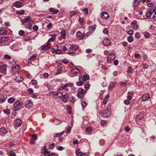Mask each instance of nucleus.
I'll return each instance as SVG.
<instances>
[{"mask_svg": "<svg viewBox=\"0 0 156 156\" xmlns=\"http://www.w3.org/2000/svg\"><path fill=\"white\" fill-rule=\"evenodd\" d=\"M86 93V90L83 88H79V98H81L83 97V94Z\"/></svg>", "mask_w": 156, "mask_h": 156, "instance_id": "5", "label": "nucleus"}, {"mask_svg": "<svg viewBox=\"0 0 156 156\" xmlns=\"http://www.w3.org/2000/svg\"><path fill=\"white\" fill-rule=\"evenodd\" d=\"M81 100L82 102L81 105L82 107L83 108L86 107L87 105V103L85 102L84 99L83 98H81Z\"/></svg>", "mask_w": 156, "mask_h": 156, "instance_id": "25", "label": "nucleus"}, {"mask_svg": "<svg viewBox=\"0 0 156 156\" xmlns=\"http://www.w3.org/2000/svg\"><path fill=\"white\" fill-rule=\"evenodd\" d=\"M79 156H88V154L85 153H82L80 151V149H79Z\"/></svg>", "mask_w": 156, "mask_h": 156, "instance_id": "32", "label": "nucleus"}, {"mask_svg": "<svg viewBox=\"0 0 156 156\" xmlns=\"http://www.w3.org/2000/svg\"><path fill=\"white\" fill-rule=\"evenodd\" d=\"M6 66L3 65L0 66V71L2 73L5 74L6 72Z\"/></svg>", "mask_w": 156, "mask_h": 156, "instance_id": "8", "label": "nucleus"}, {"mask_svg": "<svg viewBox=\"0 0 156 156\" xmlns=\"http://www.w3.org/2000/svg\"><path fill=\"white\" fill-rule=\"evenodd\" d=\"M37 56V55L36 54L32 55L30 57V58L28 60V61L30 62L34 60L36 57Z\"/></svg>", "mask_w": 156, "mask_h": 156, "instance_id": "33", "label": "nucleus"}, {"mask_svg": "<svg viewBox=\"0 0 156 156\" xmlns=\"http://www.w3.org/2000/svg\"><path fill=\"white\" fill-rule=\"evenodd\" d=\"M15 98L14 97H12L9 98L8 100V101L9 103H13L15 101Z\"/></svg>", "mask_w": 156, "mask_h": 156, "instance_id": "28", "label": "nucleus"}, {"mask_svg": "<svg viewBox=\"0 0 156 156\" xmlns=\"http://www.w3.org/2000/svg\"><path fill=\"white\" fill-rule=\"evenodd\" d=\"M23 105V103L20 102L19 101H16L14 104V108L15 110H18L20 109V108Z\"/></svg>", "mask_w": 156, "mask_h": 156, "instance_id": "3", "label": "nucleus"}, {"mask_svg": "<svg viewBox=\"0 0 156 156\" xmlns=\"http://www.w3.org/2000/svg\"><path fill=\"white\" fill-rule=\"evenodd\" d=\"M73 86V83H68L65 84H62L60 86V88L62 90H64L66 91H67L69 90V88L72 87Z\"/></svg>", "mask_w": 156, "mask_h": 156, "instance_id": "2", "label": "nucleus"}, {"mask_svg": "<svg viewBox=\"0 0 156 156\" xmlns=\"http://www.w3.org/2000/svg\"><path fill=\"white\" fill-rule=\"evenodd\" d=\"M62 53V51L61 49H58L56 50V54H61Z\"/></svg>", "mask_w": 156, "mask_h": 156, "instance_id": "61", "label": "nucleus"}, {"mask_svg": "<svg viewBox=\"0 0 156 156\" xmlns=\"http://www.w3.org/2000/svg\"><path fill=\"white\" fill-rule=\"evenodd\" d=\"M64 132L62 131V132L58 133H56L55 135H54V136L55 137H58L62 135L63 133H64Z\"/></svg>", "mask_w": 156, "mask_h": 156, "instance_id": "49", "label": "nucleus"}, {"mask_svg": "<svg viewBox=\"0 0 156 156\" xmlns=\"http://www.w3.org/2000/svg\"><path fill=\"white\" fill-rule=\"evenodd\" d=\"M7 133V131L5 130V128L2 127L0 129V133Z\"/></svg>", "mask_w": 156, "mask_h": 156, "instance_id": "37", "label": "nucleus"}, {"mask_svg": "<svg viewBox=\"0 0 156 156\" xmlns=\"http://www.w3.org/2000/svg\"><path fill=\"white\" fill-rule=\"evenodd\" d=\"M105 140L103 139H101L99 140V143L100 145L103 146L105 144Z\"/></svg>", "mask_w": 156, "mask_h": 156, "instance_id": "47", "label": "nucleus"}, {"mask_svg": "<svg viewBox=\"0 0 156 156\" xmlns=\"http://www.w3.org/2000/svg\"><path fill=\"white\" fill-rule=\"evenodd\" d=\"M131 24L133 27V28L135 30H137V25L136 20H133L131 23Z\"/></svg>", "mask_w": 156, "mask_h": 156, "instance_id": "9", "label": "nucleus"}, {"mask_svg": "<svg viewBox=\"0 0 156 156\" xmlns=\"http://www.w3.org/2000/svg\"><path fill=\"white\" fill-rule=\"evenodd\" d=\"M142 66L143 68L147 69L148 67V65L146 63H144L143 64Z\"/></svg>", "mask_w": 156, "mask_h": 156, "instance_id": "54", "label": "nucleus"}, {"mask_svg": "<svg viewBox=\"0 0 156 156\" xmlns=\"http://www.w3.org/2000/svg\"><path fill=\"white\" fill-rule=\"evenodd\" d=\"M135 37L137 39H139L140 38V36L139 32H136L135 34Z\"/></svg>", "mask_w": 156, "mask_h": 156, "instance_id": "55", "label": "nucleus"}, {"mask_svg": "<svg viewBox=\"0 0 156 156\" xmlns=\"http://www.w3.org/2000/svg\"><path fill=\"white\" fill-rule=\"evenodd\" d=\"M54 124L56 125L60 124L61 123V121L58 119H56L54 120Z\"/></svg>", "mask_w": 156, "mask_h": 156, "instance_id": "41", "label": "nucleus"}, {"mask_svg": "<svg viewBox=\"0 0 156 156\" xmlns=\"http://www.w3.org/2000/svg\"><path fill=\"white\" fill-rule=\"evenodd\" d=\"M156 139V136H152L149 139H146L147 141L150 143H155V140Z\"/></svg>", "mask_w": 156, "mask_h": 156, "instance_id": "10", "label": "nucleus"}, {"mask_svg": "<svg viewBox=\"0 0 156 156\" xmlns=\"http://www.w3.org/2000/svg\"><path fill=\"white\" fill-rule=\"evenodd\" d=\"M79 41H80L82 40H83L84 39H85L86 37H85V35H82L81 36H80L79 35Z\"/></svg>", "mask_w": 156, "mask_h": 156, "instance_id": "52", "label": "nucleus"}, {"mask_svg": "<svg viewBox=\"0 0 156 156\" xmlns=\"http://www.w3.org/2000/svg\"><path fill=\"white\" fill-rule=\"evenodd\" d=\"M127 40L128 41L129 43L132 42L133 40V37L130 36L127 38Z\"/></svg>", "mask_w": 156, "mask_h": 156, "instance_id": "39", "label": "nucleus"}, {"mask_svg": "<svg viewBox=\"0 0 156 156\" xmlns=\"http://www.w3.org/2000/svg\"><path fill=\"white\" fill-rule=\"evenodd\" d=\"M78 72V69L77 68L72 69L71 70V76L74 77L77 75Z\"/></svg>", "mask_w": 156, "mask_h": 156, "instance_id": "7", "label": "nucleus"}, {"mask_svg": "<svg viewBox=\"0 0 156 156\" xmlns=\"http://www.w3.org/2000/svg\"><path fill=\"white\" fill-rule=\"evenodd\" d=\"M133 70L132 67L129 66L128 67V69L127 70V72L128 73H132Z\"/></svg>", "mask_w": 156, "mask_h": 156, "instance_id": "40", "label": "nucleus"}, {"mask_svg": "<svg viewBox=\"0 0 156 156\" xmlns=\"http://www.w3.org/2000/svg\"><path fill=\"white\" fill-rule=\"evenodd\" d=\"M82 11L86 15H87L88 14V9L87 8H84L82 10Z\"/></svg>", "mask_w": 156, "mask_h": 156, "instance_id": "42", "label": "nucleus"}, {"mask_svg": "<svg viewBox=\"0 0 156 156\" xmlns=\"http://www.w3.org/2000/svg\"><path fill=\"white\" fill-rule=\"evenodd\" d=\"M49 48V47L48 45L42 46V49L44 50H47Z\"/></svg>", "mask_w": 156, "mask_h": 156, "instance_id": "60", "label": "nucleus"}, {"mask_svg": "<svg viewBox=\"0 0 156 156\" xmlns=\"http://www.w3.org/2000/svg\"><path fill=\"white\" fill-rule=\"evenodd\" d=\"M135 58L137 59H140L141 58V56L139 53H136L134 55Z\"/></svg>", "mask_w": 156, "mask_h": 156, "instance_id": "43", "label": "nucleus"}, {"mask_svg": "<svg viewBox=\"0 0 156 156\" xmlns=\"http://www.w3.org/2000/svg\"><path fill=\"white\" fill-rule=\"evenodd\" d=\"M150 97L149 93H147L144 95L141 98L142 101H145L148 99Z\"/></svg>", "mask_w": 156, "mask_h": 156, "instance_id": "14", "label": "nucleus"}, {"mask_svg": "<svg viewBox=\"0 0 156 156\" xmlns=\"http://www.w3.org/2000/svg\"><path fill=\"white\" fill-rule=\"evenodd\" d=\"M66 108L68 113L69 114H71V106L70 105H67Z\"/></svg>", "mask_w": 156, "mask_h": 156, "instance_id": "38", "label": "nucleus"}, {"mask_svg": "<svg viewBox=\"0 0 156 156\" xmlns=\"http://www.w3.org/2000/svg\"><path fill=\"white\" fill-rule=\"evenodd\" d=\"M116 84V82L115 81L112 82L110 83L109 85V87L108 88L109 90H111L112 89L115 87Z\"/></svg>", "mask_w": 156, "mask_h": 156, "instance_id": "18", "label": "nucleus"}, {"mask_svg": "<svg viewBox=\"0 0 156 156\" xmlns=\"http://www.w3.org/2000/svg\"><path fill=\"white\" fill-rule=\"evenodd\" d=\"M153 11V12H154V14H155L152 16V18L154 19L156 18V7H155L153 9H152Z\"/></svg>", "mask_w": 156, "mask_h": 156, "instance_id": "51", "label": "nucleus"}, {"mask_svg": "<svg viewBox=\"0 0 156 156\" xmlns=\"http://www.w3.org/2000/svg\"><path fill=\"white\" fill-rule=\"evenodd\" d=\"M115 58V55L114 53L110 54L107 57V61L110 63Z\"/></svg>", "mask_w": 156, "mask_h": 156, "instance_id": "4", "label": "nucleus"}, {"mask_svg": "<svg viewBox=\"0 0 156 156\" xmlns=\"http://www.w3.org/2000/svg\"><path fill=\"white\" fill-rule=\"evenodd\" d=\"M79 21L80 24L81 25L83 24L85 22L84 19L81 18H79Z\"/></svg>", "mask_w": 156, "mask_h": 156, "instance_id": "45", "label": "nucleus"}, {"mask_svg": "<svg viewBox=\"0 0 156 156\" xmlns=\"http://www.w3.org/2000/svg\"><path fill=\"white\" fill-rule=\"evenodd\" d=\"M66 31L64 30H62L60 32L61 34L63 36V38H65L66 36Z\"/></svg>", "mask_w": 156, "mask_h": 156, "instance_id": "36", "label": "nucleus"}, {"mask_svg": "<svg viewBox=\"0 0 156 156\" xmlns=\"http://www.w3.org/2000/svg\"><path fill=\"white\" fill-rule=\"evenodd\" d=\"M85 131L87 133H90L92 132V127L90 126L86 129Z\"/></svg>", "mask_w": 156, "mask_h": 156, "instance_id": "35", "label": "nucleus"}, {"mask_svg": "<svg viewBox=\"0 0 156 156\" xmlns=\"http://www.w3.org/2000/svg\"><path fill=\"white\" fill-rule=\"evenodd\" d=\"M49 10L50 12H53L54 14H57L59 11L58 10L51 8H50L49 9Z\"/></svg>", "mask_w": 156, "mask_h": 156, "instance_id": "26", "label": "nucleus"}, {"mask_svg": "<svg viewBox=\"0 0 156 156\" xmlns=\"http://www.w3.org/2000/svg\"><path fill=\"white\" fill-rule=\"evenodd\" d=\"M79 80L80 81V82H79V86L82 85L84 81H81V80H82V79L81 78V77H79Z\"/></svg>", "mask_w": 156, "mask_h": 156, "instance_id": "58", "label": "nucleus"}, {"mask_svg": "<svg viewBox=\"0 0 156 156\" xmlns=\"http://www.w3.org/2000/svg\"><path fill=\"white\" fill-rule=\"evenodd\" d=\"M150 35V33L148 32L145 33L144 35V37L146 39H148V38H149Z\"/></svg>", "mask_w": 156, "mask_h": 156, "instance_id": "48", "label": "nucleus"}, {"mask_svg": "<svg viewBox=\"0 0 156 156\" xmlns=\"http://www.w3.org/2000/svg\"><path fill=\"white\" fill-rule=\"evenodd\" d=\"M6 98V96L5 95L0 94V103L3 102Z\"/></svg>", "mask_w": 156, "mask_h": 156, "instance_id": "16", "label": "nucleus"}, {"mask_svg": "<svg viewBox=\"0 0 156 156\" xmlns=\"http://www.w3.org/2000/svg\"><path fill=\"white\" fill-rule=\"evenodd\" d=\"M107 121L106 120H101V123L102 126H104L106 124Z\"/></svg>", "mask_w": 156, "mask_h": 156, "instance_id": "53", "label": "nucleus"}, {"mask_svg": "<svg viewBox=\"0 0 156 156\" xmlns=\"http://www.w3.org/2000/svg\"><path fill=\"white\" fill-rule=\"evenodd\" d=\"M25 106L27 107H30L33 105V103L30 100L26 101L25 103Z\"/></svg>", "mask_w": 156, "mask_h": 156, "instance_id": "12", "label": "nucleus"}, {"mask_svg": "<svg viewBox=\"0 0 156 156\" xmlns=\"http://www.w3.org/2000/svg\"><path fill=\"white\" fill-rule=\"evenodd\" d=\"M9 40V38L7 37H2L0 38V43H3Z\"/></svg>", "mask_w": 156, "mask_h": 156, "instance_id": "15", "label": "nucleus"}, {"mask_svg": "<svg viewBox=\"0 0 156 156\" xmlns=\"http://www.w3.org/2000/svg\"><path fill=\"white\" fill-rule=\"evenodd\" d=\"M97 25L94 24L92 26H89L88 27V30L90 32H94L96 29Z\"/></svg>", "mask_w": 156, "mask_h": 156, "instance_id": "13", "label": "nucleus"}, {"mask_svg": "<svg viewBox=\"0 0 156 156\" xmlns=\"http://www.w3.org/2000/svg\"><path fill=\"white\" fill-rule=\"evenodd\" d=\"M103 44L106 46H108L111 45L110 41L108 38L104 39L103 41Z\"/></svg>", "mask_w": 156, "mask_h": 156, "instance_id": "11", "label": "nucleus"}, {"mask_svg": "<svg viewBox=\"0 0 156 156\" xmlns=\"http://www.w3.org/2000/svg\"><path fill=\"white\" fill-rule=\"evenodd\" d=\"M130 129H131L129 128V127L128 126H126L125 128V131L127 132H129Z\"/></svg>", "mask_w": 156, "mask_h": 156, "instance_id": "64", "label": "nucleus"}, {"mask_svg": "<svg viewBox=\"0 0 156 156\" xmlns=\"http://www.w3.org/2000/svg\"><path fill=\"white\" fill-rule=\"evenodd\" d=\"M9 156H16V153L13 152L12 151H10L9 154Z\"/></svg>", "mask_w": 156, "mask_h": 156, "instance_id": "57", "label": "nucleus"}, {"mask_svg": "<svg viewBox=\"0 0 156 156\" xmlns=\"http://www.w3.org/2000/svg\"><path fill=\"white\" fill-rule=\"evenodd\" d=\"M82 79V80L83 81H85L87 80H88L90 79V76L89 75H86V74H84L83 75V77H81Z\"/></svg>", "mask_w": 156, "mask_h": 156, "instance_id": "19", "label": "nucleus"}, {"mask_svg": "<svg viewBox=\"0 0 156 156\" xmlns=\"http://www.w3.org/2000/svg\"><path fill=\"white\" fill-rule=\"evenodd\" d=\"M7 33V31L3 28L0 29V34L2 35H4Z\"/></svg>", "mask_w": 156, "mask_h": 156, "instance_id": "27", "label": "nucleus"}, {"mask_svg": "<svg viewBox=\"0 0 156 156\" xmlns=\"http://www.w3.org/2000/svg\"><path fill=\"white\" fill-rule=\"evenodd\" d=\"M101 16L105 20H107L109 17L108 13L106 12H103L101 14Z\"/></svg>", "mask_w": 156, "mask_h": 156, "instance_id": "6", "label": "nucleus"}, {"mask_svg": "<svg viewBox=\"0 0 156 156\" xmlns=\"http://www.w3.org/2000/svg\"><path fill=\"white\" fill-rule=\"evenodd\" d=\"M23 80V78L21 76H18L15 79L18 82H21Z\"/></svg>", "mask_w": 156, "mask_h": 156, "instance_id": "29", "label": "nucleus"}, {"mask_svg": "<svg viewBox=\"0 0 156 156\" xmlns=\"http://www.w3.org/2000/svg\"><path fill=\"white\" fill-rule=\"evenodd\" d=\"M134 33V31L133 30H131L128 31L127 32V34L130 36L132 35Z\"/></svg>", "mask_w": 156, "mask_h": 156, "instance_id": "50", "label": "nucleus"}, {"mask_svg": "<svg viewBox=\"0 0 156 156\" xmlns=\"http://www.w3.org/2000/svg\"><path fill=\"white\" fill-rule=\"evenodd\" d=\"M153 13L152 9H150V10L146 14L147 17H150Z\"/></svg>", "mask_w": 156, "mask_h": 156, "instance_id": "24", "label": "nucleus"}, {"mask_svg": "<svg viewBox=\"0 0 156 156\" xmlns=\"http://www.w3.org/2000/svg\"><path fill=\"white\" fill-rule=\"evenodd\" d=\"M42 150L44 151L45 156H47L48 154L50 152V151L49 150L46 149L45 146L42 147Z\"/></svg>", "mask_w": 156, "mask_h": 156, "instance_id": "17", "label": "nucleus"}, {"mask_svg": "<svg viewBox=\"0 0 156 156\" xmlns=\"http://www.w3.org/2000/svg\"><path fill=\"white\" fill-rule=\"evenodd\" d=\"M31 20V17L29 16H28L25 19H23L21 22L23 23H25Z\"/></svg>", "mask_w": 156, "mask_h": 156, "instance_id": "22", "label": "nucleus"}, {"mask_svg": "<svg viewBox=\"0 0 156 156\" xmlns=\"http://www.w3.org/2000/svg\"><path fill=\"white\" fill-rule=\"evenodd\" d=\"M78 48V47L75 45H71L70 48V50H75Z\"/></svg>", "mask_w": 156, "mask_h": 156, "instance_id": "30", "label": "nucleus"}, {"mask_svg": "<svg viewBox=\"0 0 156 156\" xmlns=\"http://www.w3.org/2000/svg\"><path fill=\"white\" fill-rule=\"evenodd\" d=\"M21 3L20 2H17L15 3V6L17 8H20L21 7Z\"/></svg>", "mask_w": 156, "mask_h": 156, "instance_id": "46", "label": "nucleus"}, {"mask_svg": "<svg viewBox=\"0 0 156 156\" xmlns=\"http://www.w3.org/2000/svg\"><path fill=\"white\" fill-rule=\"evenodd\" d=\"M26 27L27 28L29 29H31V23H28L26 25Z\"/></svg>", "mask_w": 156, "mask_h": 156, "instance_id": "44", "label": "nucleus"}, {"mask_svg": "<svg viewBox=\"0 0 156 156\" xmlns=\"http://www.w3.org/2000/svg\"><path fill=\"white\" fill-rule=\"evenodd\" d=\"M141 2V0H134L133 2V5L134 7L137 6Z\"/></svg>", "mask_w": 156, "mask_h": 156, "instance_id": "23", "label": "nucleus"}, {"mask_svg": "<svg viewBox=\"0 0 156 156\" xmlns=\"http://www.w3.org/2000/svg\"><path fill=\"white\" fill-rule=\"evenodd\" d=\"M71 129V127L70 126H69L68 128H67L66 130V133L68 134L70 132V130Z\"/></svg>", "mask_w": 156, "mask_h": 156, "instance_id": "62", "label": "nucleus"}, {"mask_svg": "<svg viewBox=\"0 0 156 156\" xmlns=\"http://www.w3.org/2000/svg\"><path fill=\"white\" fill-rule=\"evenodd\" d=\"M102 116L104 118H109L111 115L110 110L108 108L103 110L101 112Z\"/></svg>", "mask_w": 156, "mask_h": 156, "instance_id": "1", "label": "nucleus"}, {"mask_svg": "<svg viewBox=\"0 0 156 156\" xmlns=\"http://www.w3.org/2000/svg\"><path fill=\"white\" fill-rule=\"evenodd\" d=\"M57 71L56 75H58L62 72V69H61V67L60 66H57Z\"/></svg>", "mask_w": 156, "mask_h": 156, "instance_id": "31", "label": "nucleus"}, {"mask_svg": "<svg viewBox=\"0 0 156 156\" xmlns=\"http://www.w3.org/2000/svg\"><path fill=\"white\" fill-rule=\"evenodd\" d=\"M68 98V95L67 94H64L62 97V98L61 99L62 101L66 102Z\"/></svg>", "mask_w": 156, "mask_h": 156, "instance_id": "20", "label": "nucleus"}, {"mask_svg": "<svg viewBox=\"0 0 156 156\" xmlns=\"http://www.w3.org/2000/svg\"><path fill=\"white\" fill-rule=\"evenodd\" d=\"M14 123L16 126H20L21 125L22 122L20 119H17L15 120Z\"/></svg>", "mask_w": 156, "mask_h": 156, "instance_id": "21", "label": "nucleus"}, {"mask_svg": "<svg viewBox=\"0 0 156 156\" xmlns=\"http://www.w3.org/2000/svg\"><path fill=\"white\" fill-rule=\"evenodd\" d=\"M63 94L61 92H58L56 93L54 95V97L55 98L56 97H60L62 96Z\"/></svg>", "mask_w": 156, "mask_h": 156, "instance_id": "34", "label": "nucleus"}, {"mask_svg": "<svg viewBox=\"0 0 156 156\" xmlns=\"http://www.w3.org/2000/svg\"><path fill=\"white\" fill-rule=\"evenodd\" d=\"M14 144L12 142H10L6 144V146L9 147H11Z\"/></svg>", "mask_w": 156, "mask_h": 156, "instance_id": "56", "label": "nucleus"}, {"mask_svg": "<svg viewBox=\"0 0 156 156\" xmlns=\"http://www.w3.org/2000/svg\"><path fill=\"white\" fill-rule=\"evenodd\" d=\"M103 33L104 34H108L109 32L107 28H105L104 30H103Z\"/></svg>", "mask_w": 156, "mask_h": 156, "instance_id": "59", "label": "nucleus"}, {"mask_svg": "<svg viewBox=\"0 0 156 156\" xmlns=\"http://www.w3.org/2000/svg\"><path fill=\"white\" fill-rule=\"evenodd\" d=\"M3 112L6 114H8L10 112V110L9 109H6L4 110Z\"/></svg>", "mask_w": 156, "mask_h": 156, "instance_id": "63", "label": "nucleus"}]
</instances>
